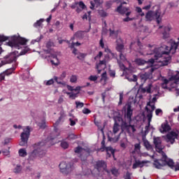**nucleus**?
<instances>
[{"mask_svg":"<svg viewBox=\"0 0 179 179\" xmlns=\"http://www.w3.org/2000/svg\"><path fill=\"white\" fill-rule=\"evenodd\" d=\"M133 114H134V110L132 109V106H131V103H128L124 117L128 121L129 124L127 123V122H124V123L123 124V127L125 128V129H127V131H129V129H131L132 132H136V129H135V125L131 124V122H132Z\"/></svg>","mask_w":179,"mask_h":179,"instance_id":"6","label":"nucleus"},{"mask_svg":"<svg viewBox=\"0 0 179 179\" xmlns=\"http://www.w3.org/2000/svg\"><path fill=\"white\" fill-rule=\"evenodd\" d=\"M84 37L85 35H83V32L81 31L76 32V34L73 36V38L76 40H83Z\"/></svg>","mask_w":179,"mask_h":179,"instance_id":"19","label":"nucleus"},{"mask_svg":"<svg viewBox=\"0 0 179 179\" xmlns=\"http://www.w3.org/2000/svg\"><path fill=\"white\" fill-rule=\"evenodd\" d=\"M13 171L15 174H19L22 171V166L17 165Z\"/></svg>","mask_w":179,"mask_h":179,"instance_id":"33","label":"nucleus"},{"mask_svg":"<svg viewBox=\"0 0 179 179\" xmlns=\"http://www.w3.org/2000/svg\"><path fill=\"white\" fill-rule=\"evenodd\" d=\"M54 80L55 83H57V85H65V83H64V79H61V76L59 78L57 76H54Z\"/></svg>","mask_w":179,"mask_h":179,"instance_id":"25","label":"nucleus"},{"mask_svg":"<svg viewBox=\"0 0 179 179\" xmlns=\"http://www.w3.org/2000/svg\"><path fill=\"white\" fill-rule=\"evenodd\" d=\"M99 13L101 17H106L107 16V13L103 10H100Z\"/></svg>","mask_w":179,"mask_h":179,"instance_id":"45","label":"nucleus"},{"mask_svg":"<svg viewBox=\"0 0 179 179\" xmlns=\"http://www.w3.org/2000/svg\"><path fill=\"white\" fill-rule=\"evenodd\" d=\"M104 38H103V36H101L100 41H99V45L100 47H101L102 48H104Z\"/></svg>","mask_w":179,"mask_h":179,"instance_id":"53","label":"nucleus"},{"mask_svg":"<svg viewBox=\"0 0 179 179\" xmlns=\"http://www.w3.org/2000/svg\"><path fill=\"white\" fill-rule=\"evenodd\" d=\"M155 114L156 115H159V114H163V110L160 108L156 109Z\"/></svg>","mask_w":179,"mask_h":179,"instance_id":"62","label":"nucleus"},{"mask_svg":"<svg viewBox=\"0 0 179 179\" xmlns=\"http://www.w3.org/2000/svg\"><path fill=\"white\" fill-rule=\"evenodd\" d=\"M66 115H65V111L64 110V109H62L60 111V117H59L57 122H56V124H59V122H61L62 118H65Z\"/></svg>","mask_w":179,"mask_h":179,"instance_id":"28","label":"nucleus"},{"mask_svg":"<svg viewBox=\"0 0 179 179\" xmlns=\"http://www.w3.org/2000/svg\"><path fill=\"white\" fill-rule=\"evenodd\" d=\"M145 111H147L148 115H147V118L148 121L149 122V125H150V122H152V118L153 117V112L150 111L149 108L148 106L145 107Z\"/></svg>","mask_w":179,"mask_h":179,"instance_id":"17","label":"nucleus"},{"mask_svg":"<svg viewBox=\"0 0 179 179\" xmlns=\"http://www.w3.org/2000/svg\"><path fill=\"white\" fill-rule=\"evenodd\" d=\"M60 146L62 149H68L69 148V143L65 141H61Z\"/></svg>","mask_w":179,"mask_h":179,"instance_id":"30","label":"nucleus"},{"mask_svg":"<svg viewBox=\"0 0 179 179\" xmlns=\"http://www.w3.org/2000/svg\"><path fill=\"white\" fill-rule=\"evenodd\" d=\"M105 52H108L110 55H111L113 58L115 57V54H114V52H113L108 48H105Z\"/></svg>","mask_w":179,"mask_h":179,"instance_id":"44","label":"nucleus"},{"mask_svg":"<svg viewBox=\"0 0 179 179\" xmlns=\"http://www.w3.org/2000/svg\"><path fill=\"white\" fill-rule=\"evenodd\" d=\"M153 143L155 146V150L158 153H161L162 158L160 159H155L153 165L155 169H162L164 166H169L171 169H174V162L172 159H169L166 152L163 151V146L162 145V140L159 137L153 138Z\"/></svg>","mask_w":179,"mask_h":179,"instance_id":"1","label":"nucleus"},{"mask_svg":"<svg viewBox=\"0 0 179 179\" xmlns=\"http://www.w3.org/2000/svg\"><path fill=\"white\" fill-rule=\"evenodd\" d=\"M106 137L103 136V138L101 143V147L100 148L101 152H104L106 150L107 157H111V155H113V157L115 160V150L113 148V147L109 146V147H106Z\"/></svg>","mask_w":179,"mask_h":179,"instance_id":"10","label":"nucleus"},{"mask_svg":"<svg viewBox=\"0 0 179 179\" xmlns=\"http://www.w3.org/2000/svg\"><path fill=\"white\" fill-rule=\"evenodd\" d=\"M171 31V27L170 26H166L164 27V31L162 32V37L164 40H166V38H169L170 37V31Z\"/></svg>","mask_w":179,"mask_h":179,"instance_id":"14","label":"nucleus"},{"mask_svg":"<svg viewBox=\"0 0 179 179\" xmlns=\"http://www.w3.org/2000/svg\"><path fill=\"white\" fill-rule=\"evenodd\" d=\"M120 131V124L117 121H115L114 125H113V134H117Z\"/></svg>","mask_w":179,"mask_h":179,"instance_id":"27","label":"nucleus"},{"mask_svg":"<svg viewBox=\"0 0 179 179\" xmlns=\"http://www.w3.org/2000/svg\"><path fill=\"white\" fill-rule=\"evenodd\" d=\"M57 136L53 137L52 136H48L47 140L38 142L33 145L34 150L29 154L28 162H34L37 157H43L45 156V145L48 142L50 145H55V143H52V141L55 139Z\"/></svg>","mask_w":179,"mask_h":179,"instance_id":"2","label":"nucleus"},{"mask_svg":"<svg viewBox=\"0 0 179 179\" xmlns=\"http://www.w3.org/2000/svg\"><path fill=\"white\" fill-rule=\"evenodd\" d=\"M145 163H146L145 161L141 162L139 160H136L135 163L133 164L132 166V169H138V167H142L143 166V164H145Z\"/></svg>","mask_w":179,"mask_h":179,"instance_id":"20","label":"nucleus"},{"mask_svg":"<svg viewBox=\"0 0 179 179\" xmlns=\"http://www.w3.org/2000/svg\"><path fill=\"white\" fill-rule=\"evenodd\" d=\"M89 79L92 82H96V80H97V77L96 76H90Z\"/></svg>","mask_w":179,"mask_h":179,"instance_id":"57","label":"nucleus"},{"mask_svg":"<svg viewBox=\"0 0 179 179\" xmlns=\"http://www.w3.org/2000/svg\"><path fill=\"white\" fill-rule=\"evenodd\" d=\"M23 132L21 134V141L20 142V146H26L30 138V127H27L23 129Z\"/></svg>","mask_w":179,"mask_h":179,"instance_id":"11","label":"nucleus"},{"mask_svg":"<svg viewBox=\"0 0 179 179\" xmlns=\"http://www.w3.org/2000/svg\"><path fill=\"white\" fill-rule=\"evenodd\" d=\"M27 43V39L22 37L13 36L12 41H9L8 45L12 48L20 49V45H26Z\"/></svg>","mask_w":179,"mask_h":179,"instance_id":"7","label":"nucleus"},{"mask_svg":"<svg viewBox=\"0 0 179 179\" xmlns=\"http://www.w3.org/2000/svg\"><path fill=\"white\" fill-rule=\"evenodd\" d=\"M152 84H148V86L141 89V92H142V93L150 94V93H152Z\"/></svg>","mask_w":179,"mask_h":179,"instance_id":"21","label":"nucleus"},{"mask_svg":"<svg viewBox=\"0 0 179 179\" xmlns=\"http://www.w3.org/2000/svg\"><path fill=\"white\" fill-rule=\"evenodd\" d=\"M169 136H171L172 138H177V136H178V135L177 134V133L172 131L170 133V134H168Z\"/></svg>","mask_w":179,"mask_h":179,"instance_id":"55","label":"nucleus"},{"mask_svg":"<svg viewBox=\"0 0 179 179\" xmlns=\"http://www.w3.org/2000/svg\"><path fill=\"white\" fill-rule=\"evenodd\" d=\"M59 167L60 169V172L65 176H68L73 170V163L62 162Z\"/></svg>","mask_w":179,"mask_h":179,"instance_id":"8","label":"nucleus"},{"mask_svg":"<svg viewBox=\"0 0 179 179\" xmlns=\"http://www.w3.org/2000/svg\"><path fill=\"white\" fill-rule=\"evenodd\" d=\"M43 22H44V19H40L39 20L36 21V22L34 24V27H36V29H38V27H43Z\"/></svg>","mask_w":179,"mask_h":179,"instance_id":"26","label":"nucleus"},{"mask_svg":"<svg viewBox=\"0 0 179 179\" xmlns=\"http://www.w3.org/2000/svg\"><path fill=\"white\" fill-rule=\"evenodd\" d=\"M167 85H169V80L167 78H164L163 80V83H162V86L164 89H167Z\"/></svg>","mask_w":179,"mask_h":179,"instance_id":"38","label":"nucleus"},{"mask_svg":"<svg viewBox=\"0 0 179 179\" xmlns=\"http://www.w3.org/2000/svg\"><path fill=\"white\" fill-rule=\"evenodd\" d=\"M55 81V80H54V77L53 78H51L50 80H48L45 85L46 86H51V85H54V82Z\"/></svg>","mask_w":179,"mask_h":179,"instance_id":"42","label":"nucleus"},{"mask_svg":"<svg viewBox=\"0 0 179 179\" xmlns=\"http://www.w3.org/2000/svg\"><path fill=\"white\" fill-rule=\"evenodd\" d=\"M131 20H134V18H131L129 17H127L123 19V22H131Z\"/></svg>","mask_w":179,"mask_h":179,"instance_id":"63","label":"nucleus"},{"mask_svg":"<svg viewBox=\"0 0 179 179\" xmlns=\"http://www.w3.org/2000/svg\"><path fill=\"white\" fill-rule=\"evenodd\" d=\"M122 100H124V94L121 93L120 94V101L118 103L119 106H121V104H122Z\"/></svg>","mask_w":179,"mask_h":179,"instance_id":"52","label":"nucleus"},{"mask_svg":"<svg viewBox=\"0 0 179 179\" xmlns=\"http://www.w3.org/2000/svg\"><path fill=\"white\" fill-rule=\"evenodd\" d=\"M38 127L42 129H45V122H42L41 123H38Z\"/></svg>","mask_w":179,"mask_h":179,"instance_id":"54","label":"nucleus"},{"mask_svg":"<svg viewBox=\"0 0 179 179\" xmlns=\"http://www.w3.org/2000/svg\"><path fill=\"white\" fill-rule=\"evenodd\" d=\"M157 8L155 11L148 10L145 14V20L146 22H152V20H156L157 24H160L162 23V10L160 8L157 6H155L152 7V9L155 8Z\"/></svg>","mask_w":179,"mask_h":179,"instance_id":"4","label":"nucleus"},{"mask_svg":"<svg viewBox=\"0 0 179 179\" xmlns=\"http://www.w3.org/2000/svg\"><path fill=\"white\" fill-rule=\"evenodd\" d=\"M92 13V11H88L87 13L84 14V15L83 16V20H85V19L86 20H87V17H89L90 20L92 19V17H90V15Z\"/></svg>","mask_w":179,"mask_h":179,"instance_id":"37","label":"nucleus"},{"mask_svg":"<svg viewBox=\"0 0 179 179\" xmlns=\"http://www.w3.org/2000/svg\"><path fill=\"white\" fill-rule=\"evenodd\" d=\"M111 173L112 174H113V176H118V170H117L116 169H113L111 170Z\"/></svg>","mask_w":179,"mask_h":179,"instance_id":"61","label":"nucleus"},{"mask_svg":"<svg viewBox=\"0 0 179 179\" xmlns=\"http://www.w3.org/2000/svg\"><path fill=\"white\" fill-rule=\"evenodd\" d=\"M103 1L101 0H94L93 1H90L91 6H90V9L92 10L94 9V6L96 5V8H99L101 5H102Z\"/></svg>","mask_w":179,"mask_h":179,"instance_id":"16","label":"nucleus"},{"mask_svg":"<svg viewBox=\"0 0 179 179\" xmlns=\"http://www.w3.org/2000/svg\"><path fill=\"white\" fill-rule=\"evenodd\" d=\"M78 5L81 9H86V5H85V3H83V1L78 2Z\"/></svg>","mask_w":179,"mask_h":179,"instance_id":"47","label":"nucleus"},{"mask_svg":"<svg viewBox=\"0 0 179 179\" xmlns=\"http://www.w3.org/2000/svg\"><path fill=\"white\" fill-rule=\"evenodd\" d=\"M122 50H124V44L117 43L116 45V51L120 53L122 52Z\"/></svg>","mask_w":179,"mask_h":179,"instance_id":"29","label":"nucleus"},{"mask_svg":"<svg viewBox=\"0 0 179 179\" xmlns=\"http://www.w3.org/2000/svg\"><path fill=\"white\" fill-rule=\"evenodd\" d=\"M66 94L69 96V99H72L73 100H75L76 97H78V94H73L72 92H66Z\"/></svg>","mask_w":179,"mask_h":179,"instance_id":"36","label":"nucleus"},{"mask_svg":"<svg viewBox=\"0 0 179 179\" xmlns=\"http://www.w3.org/2000/svg\"><path fill=\"white\" fill-rule=\"evenodd\" d=\"M129 10V8L122 6V4H120L117 8L116 12L120 15H125Z\"/></svg>","mask_w":179,"mask_h":179,"instance_id":"15","label":"nucleus"},{"mask_svg":"<svg viewBox=\"0 0 179 179\" xmlns=\"http://www.w3.org/2000/svg\"><path fill=\"white\" fill-rule=\"evenodd\" d=\"M134 150H141V143H136L134 145Z\"/></svg>","mask_w":179,"mask_h":179,"instance_id":"56","label":"nucleus"},{"mask_svg":"<svg viewBox=\"0 0 179 179\" xmlns=\"http://www.w3.org/2000/svg\"><path fill=\"white\" fill-rule=\"evenodd\" d=\"M100 65H106V59L100 60L99 61V64L96 65V69H99V66H100Z\"/></svg>","mask_w":179,"mask_h":179,"instance_id":"50","label":"nucleus"},{"mask_svg":"<svg viewBox=\"0 0 179 179\" xmlns=\"http://www.w3.org/2000/svg\"><path fill=\"white\" fill-rule=\"evenodd\" d=\"M46 47L47 48H51V47H54V42L49 41L47 43H46Z\"/></svg>","mask_w":179,"mask_h":179,"instance_id":"51","label":"nucleus"},{"mask_svg":"<svg viewBox=\"0 0 179 179\" xmlns=\"http://www.w3.org/2000/svg\"><path fill=\"white\" fill-rule=\"evenodd\" d=\"M67 139H69V141L74 140V139H78V136H76L73 134H71L68 136Z\"/></svg>","mask_w":179,"mask_h":179,"instance_id":"41","label":"nucleus"},{"mask_svg":"<svg viewBox=\"0 0 179 179\" xmlns=\"http://www.w3.org/2000/svg\"><path fill=\"white\" fill-rule=\"evenodd\" d=\"M5 61H1L0 63V68L3 65H6V64H12V62H16V55L13 53H11L9 55H6L5 57Z\"/></svg>","mask_w":179,"mask_h":179,"instance_id":"12","label":"nucleus"},{"mask_svg":"<svg viewBox=\"0 0 179 179\" xmlns=\"http://www.w3.org/2000/svg\"><path fill=\"white\" fill-rule=\"evenodd\" d=\"M78 59H83L86 58V54L78 52V56L77 57Z\"/></svg>","mask_w":179,"mask_h":179,"instance_id":"43","label":"nucleus"},{"mask_svg":"<svg viewBox=\"0 0 179 179\" xmlns=\"http://www.w3.org/2000/svg\"><path fill=\"white\" fill-rule=\"evenodd\" d=\"M7 40H9V37L0 35V47L2 45V43H3V41H6Z\"/></svg>","mask_w":179,"mask_h":179,"instance_id":"32","label":"nucleus"},{"mask_svg":"<svg viewBox=\"0 0 179 179\" xmlns=\"http://www.w3.org/2000/svg\"><path fill=\"white\" fill-rule=\"evenodd\" d=\"M74 152L80 155L79 157L81 159L82 162L86 161L88 156L90 155V149H85L79 145L74 148Z\"/></svg>","mask_w":179,"mask_h":179,"instance_id":"9","label":"nucleus"},{"mask_svg":"<svg viewBox=\"0 0 179 179\" xmlns=\"http://www.w3.org/2000/svg\"><path fill=\"white\" fill-rule=\"evenodd\" d=\"M162 132H169V131H171V127L169 124V123H163L162 124Z\"/></svg>","mask_w":179,"mask_h":179,"instance_id":"22","label":"nucleus"},{"mask_svg":"<svg viewBox=\"0 0 179 179\" xmlns=\"http://www.w3.org/2000/svg\"><path fill=\"white\" fill-rule=\"evenodd\" d=\"M101 57H103V52L100 51L99 54L94 57V59H100Z\"/></svg>","mask_w":179,"mask_h":179,"instance_id":"60","label":"nucleus"},{"mask_svg":"<svg viewBox=\"0 0 179 179\" xmlns=\"http://www.w3.org/2000/svg\"><path fill=\"white\" fill-rule=\"evenodd\" d=\"M124 179H131V173L127 171L126 174L124 176Z\"/></svg>","mask_w":179,"mask_h":179,"instance_id":"59","label":"nucleus"},{"mask_svg":"<svg viewBox=\"0 0 179 179\" xmlns=\"http://www.w3.org/2000/svg\"><path fill=\"white\" fill-rule=\"evenodd\" d=\"M50 58L55 59L50 60V62L52 65H55V66H58V65H59V61H58V57H57V55H50Z\"/></svg>","mask_w":179,"mask_h":179,"instance_id":"18","label":"nucleus"},{"mask_svg":"<svg viewBox=\"0 0 179 179\" xmlns=\"http://www.w3.org/2000/svg\"><path fill=\"white\" fill-rule=\"evenodd\" d=\"M179 72L178 71L176 75H173L170 78V80H176L179 78Z\"/></svg>","mask_w":179,"mask_h":179,"instance_id":"48","label":"nucleus"},{"mask_svg":"<svg viewBox=\"0 0 179 179\" xmlns=\"http://www.w3.org/2000/svg\"><path fill=\"white\" fill-rule=\"evenodd\" d=\"M92 113V110L87 108H84L83 109V114H90Z\"/></svg>","mask_w":179,"mask_h":179,"instance_id":"46","label":"nucleus"},{"mask_svg":"<svg viewBox=\"0 0 179 179\" xmlns=\"http://www.w3.org/2000/svg\"><path fill=\"white\" fill-rule=\"evenodd\" d=\"M85 103L83 102H80V101H76V108H83V107H84Z\"/></svg>","mask_w":179,"mask_h":179,"instance_id":"34","label":"nucleus"},{"mask_svg":"<svg viewBox=\"0 0 179 179\" xmlns=\"http://www.w3.org/2000/svg\"><path fill=\"white\" fill-rule=\"evenodd\" d=\"M110 31V36H115V37H117L118 36V31H115L114 30H112L111 29H109Z\"/></svg>","mask_w":179,"mask_h":179,"instance_id":"49","label":"nucleus"},{"mask_svg":"<svg viewBox=\"0 0 179 179\" xmlns=\"http://www.w3.org/2000/svg\"><path fill=\"white\" fill-rule=\"evenodd\" d=\"M120 58L122 61H125L127 59L124 54H122V52L120 53Z\"/></svg>","mask_w":179,"mask_h":179,"instance_id":"64","label":"nucleus"},{"mask_svg":"<svg viewBox=\"0 0 179 179\" xmlns=\"http://www.w3.org/2000/svg\"><path fill=\"white\" fill-rule=\"evenodd\" d=\"M166 138H167L168 142H170L171 145H173V143L176 142V138L174 137H171V136L167 135Z\"/></svg>","mask_w":179,"mask_h":179,"instance_id":"39","label":"nucleus"},{"mask_svg":"<svg viewBox=\"0 0 179 179\" xmlns=\"http://www.w3.org/2000/svg\"><path fill=\"white\" fill-rule=\"evenodd\" d=\"M69 121L71 127H75V125H76V122L73 120L72 118H69Z\"/></svg>","mask_w":179,"mask_h":179,"instance_id":"58","label":"nucleus"},{"mask_svg":"<svg viewBox=\"0 0 179 179\" xmlns=\"http://www.w3.org/2000/svg\"><path fill=\"white\" fill-rule=\"evenodd\" d=\"M144 146L147 150H153V147L150 145V143L148 140H144Z\"/></svg>","mask_w":179,"mask_h":179,"instance_id":"23","label":"nucleus"},{"mask_svg":"<svg viewBox=\"0 0 179 179\" xmlns=\"http://www.w3.org/2000/svg\"><path fill=\"white\" fill-rule=\"evenodd\" d=\"M18 154L20 157H26L27 156V151L24 148H21L19 150Z\"/></svg>","mask_w":179,"mask_h":179,"instance_id":"24","label":"nucleus"},{"mask_svg":"<svg viewBox=\"0 0 179 179\" xmlns=\"http://www.w3.org/2000/svg\"><path fill=\"white\" fill-rule=\"evenodd\" d=\"M153 72H155V68L150 67L148 72H145V73L140 74V79L143 82H146V80H148V79L152 78V73H153Z\"/></svg>","mask_w":179,"mask_h":179,"instance_id":"13","label":"nucleus"},{"mask_svg":"<svg viewBox=\"0 0 179 179\" xmlns=\"http://www.w3.org/2000/svg\"><path fill=\"white\" fill-rule=\"evenodd\" d=\"M148 48L150 50H151V52H148L147 55H154V59L153 58H151L150 59H148V61H145V59H143L141 58H137L134 60V62L138 65L139 66H142V65H145V64H148V65L149 66H147L146 68H151L153 66V64H155V60L156 61H158V62H159L160 59H162V58H158V59H156V57H155V53H152L153 51L155 50H156V48H155V45H148Z\"/></svg>","mask_w":179,"mask_h":179,"instance_id":"3","label":"nucleus"},{"mask_svg":"<svg viewBox=\"0 0 179 179\" xmlns=\"http://www.w3.org/2000/svg\"><path fill=\"white\" fill-rule=\"evenodd\" d=\"M70 82L71 83H76V82H78V77L76 76H71V77L70 78Z\"/></svg>","mask_w":179,"mask_h":179,"instance_id":"40","label":"nucleus"},{"mask_svg":"<svg viewBox=\"0 0 179 179\" xmlns=\"http://www.w3.org/2000/svg\"><path fill=\"white\" fill-rule=\"evenodd\" d=\"M29 51H30V48L29 47H25L24 50H22L20 53V55H25V54H27V52H29Z\"/></svg>","mask_w":179,"mask_h":179,"instance_id":"35","label":"nucleus"},{"mask_svg":"<svg viewBox=\"0 0 179 179\" xmlns=\"http://www.w3.org/2000/svg\"><path fill=\"white\" fill-rule=\"evenodd\" d=\"M16 69L15 67H12L9 69H7L4 73L5 75H6L7 76H9V75H12V73H13V71Z\"/></svg>","mask_w":179,"mask_h":179,"instance_id":"31","label":"nucleus"},{"mask_svg":"<svg viewBox=\"0 0 179 179\" xmlns=\"http://www.w3.org/2000/svg\"><path fill=\"white\" fill-rule=\"evenodd\" d=\"M107 169V164L103 160H99L94 164V169L93 171L87 169L86 172H84V176H99L101 171H104Z\"/></svg>","mask_w":179,"mask_h":179,"instance_id":"5","label":"nucleus"}]
</instances>
